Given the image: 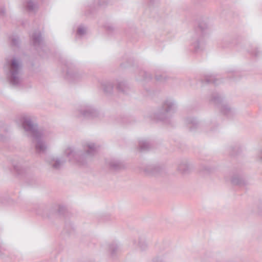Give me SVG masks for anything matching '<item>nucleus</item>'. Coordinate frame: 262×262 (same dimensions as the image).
<instances>
[{
	"mask_svg": "<svg viewBox=\"0 0 262 262\" xmlns=\"http://www.w3.org/2000/svg\"><path fill=\"white\" fill-rule=\"evenodd\" d=\"M20 120L24 130L31 134L32 137V144L35 151L38 154H44L48 148L47 143L43 140L46 133L42 129L38 128L37 124L33 122L32 117L27 114L21 116Z\"/></svg>",
	"mask_w": 262,
	"mask_h": 262,
	"instance_id": "1",
	"label": "nucleus"
},
{
	"mask_svg": "<svg viewBox=\"0 0 262 262\" xmlns=\"http://www.w3.org/2000/svg\"><path fill=\"white\" fill-rule=\"evenodd\" d=\"M83 147L84 151L75 148L68 147L64 151L63 155L71 162L83 165L86 163L87 159L97 154L100 147L94 143L87 142L83 144Z\"/></svg>",
	"mask_w": 262,
	"mask_h": 262,
	"instance_id": "2",
	"label": "nucleus"
},
{
	"mask_svg": "<svg viewBox=\"0 0 262 262\" xmlns=\"http://www.w3.org/2000/svg\"><path fill=\"white\" fill-rule=\"evenodd\" d=\"M4 68L9 83L13 86L19 85L21 82L22 70L18 60L13 58L10 61H7Z\"/></svg>",
	"mask_w": 262,
	"mask_h": 262,
	"instance_id": "3",
	"label": "nucleus"
},
{
	"mask_svg": "<svg viewBox=\"0 0 262 262\" xmlns=\"http://www.w3.org/2000/svg\"><path fill=\"white\" fill-rule=\"evenodd\" d=\"M177 110L175 101L167 98L162 103L161 108L154 114L153 119L157 121H165Z\"/></svg>",
	"mask_w": 262,
	"mask_h": 262,
	"instance_id": "4",
	"label": "nucleus"
},
{
	"mask_svg": "<svg viewBox=\"0 0 262 262\" xmlns=\"http://www.w3.org/2000/svg\"><path fill=\"white\" fill-rule=\"evenodd\" d=\"M210 101L217 104L221 113L228 118H232L235 115V111L228 104L223 102V98L220 94L213 93Z\"/></svg>",
	"mask_w": 262,
	"mask_h": 262,
	"instance_id": "5",
	"label": "nucleus"
},
{
	"mask_svg": "<svg viewBox=\"0 0 262 262\" xmlns=\"http://www.w3.org/2000/svg\"><path fill=\"white\" fill-rule=\"evenodd\" d=\"M208 28V25L204 21L200 23L197 28L195 29L194 34L192 37L191 46L193 48L194 52H198L200 49V39L206 30Z\"/></svg>",
	"mask_w": 262,
	"mask_h": 262,
	"instance_id": "6",
	"label": "nucleus"
},
{
	"mask_svg": "<svg viewBox=\"0 0 262 262\" xmlns=\"http://www.w3.org/2000/svg\"><path fill=\"white\" fill-rule=\"evenodd\" d=\"M65 78L68 81L75 82L81 79L84 75L82 73L79 72L73 64H67L66 66Z\"/></svg>",
	"mask_w": 262,
	"mask_h": 262,
	"instance_id": "7",
	"label": "nucleus"
},
{
	"mask_svg": "<svg viewBox=\"0 0 262 262\" xmlns=\"http://www.w3.org/2000/svg\"><path fill=\"white\" fill-rule=\"evenodd\" d=\"M79 117L86 119H93L98 116V111L92 105L84 104L82 105L78 111Z\"/></svg>",
	"mask_w": 262,
	"mask_h": 262,
	"instance_id": "8",
	"label": "nucleus"
},
{
	"mask_svg": "<svg viewBox=\"0 0 262 262\" xmlns=\"http://www.w3.org/2000/svg\"><path fill=\"white\" fill-rule=\"evenodd\" d=\"M184 124L189 132L194 133L200 129L203 126L201 124L196 118L189 116L186 117L184 120Z\"/></svg>",
	"mask_w": 262,
	"mask_h": 262,
	"instance_id": "9",
	"label": "nucleus"
},
{
	"mask_svg": "<svg viewBox=\"0 0 262 262\" xmlns=\"http://www.w3.org/2000/svg\"><path fill=\"white\" fill-rule=\"evenodd\" d=\"M146 174L157 177L162 175L165 172L163 167L157 165H148L143 169Z\"/></svg>",
	"mask_w": 262,
	"mask_h": 262,
	"instance_id": "10",
	"label": "nucleus"
},
{
	"mask_svg": "<svg viewBox=\"0 0 262 262\" xmlns=\"http://www.w3.org/2000/svg\"><path fill=\"white\" fill-rule=\"evenodd\" d=\"M47 161L49 164L55 169H60L66 162V159L63 157H49Z\"/></svg>",
	"mask_w": 262,
	"mask_h": 262,
	"instance_id": "11",
	"label": "nucleus"
},
{
	"mask_svg": "<svg viewBox=\"0 0 262 262\" xmlns=\"http://www.w3.org/2000/svg\"><path fill=\"white\" fill-rule=\"evenodd\" d=\"M31 39L33 46L36 50H38L43 47V39L40 31H35L32 34Z\"/></svg>",
	"mask_w": 262,
	"mask_h": 262,
	"instance_id": "12",
	"label": "nucleus"
},
{
	"mask_svg": "<svg viewBox=\"0 0 262 262\" xmlns=\"http://www.w3.org/2000/svg\"><path fill=\"white\" fill-rule=\"evenodd\" d=\"M190 169V165L187 160L182 161L178 165V170L183 174L187 173Z\"/></svg>",
	"mask_w": 262,
	"mask_h": 262,
	"instance_id": "13",
	"label": "nucleus"
},
{
	"mask_svg": "<svg viewBox=\"0 0 262 262\" xmlns=\"http://www.w3.org/2000/svg\"><path fill=\"white\" fill-rule=\"evenodd\" d=\"M134 245H137L140 250L142 251H145L147 249V244L144 238L139 237L137 239L133 240Z\"/></svg>",
	"mask_w": 262,
	"mask_h": 262,
	"instance_id": "14",
	"label": "nucleus"
},
{
	"mask_svg": "<svg viewBox=\"0 0 262 262\" xmlns=\"http://www.w3.org/2000/svg\"><path fill=\"white\" fill-rule=\"evenodd\" d=\"M100 84L105 93L110 94L112 92L113 85L111 82L107 80H102L100 82Z\"/></svg>",
	"mask_w": 262,
	"mask_h": 262,
	"instance_id": "15",
	"label": "nucleus"
},
{
	"mask_svg": "<svg viewBox=\"0 0 262 262\" xmlns=\"http://www.w3.org/2000/svg\"><path fill=\"white\" fill-rule=\"evenodd\" d=\"M108 164L110 168L112 170H118L123 167V165L122 163L117 160H111L108 162Z\"/></svg>",
	"mask_w": 262,
	"mask_h": 262,
	"instance_id": "16",
	"label": "nucleus"
},
{
	"mask_svg": "<svg viewBox=\"0 0 262 262\" xmlns=\"http://www.w3.org/2000/svg\"><path fill=\"white\" fill-rule=\"evenodd\" d=\"M151 148V144L146 139H142L139 141V148L141 151H145L149 150Z\"/></svg>",
	"mask_w": 262,
	"mask_h": 262,
	"instance_id": "17",
	"label": "nucleus"
},
{
	"mask_svg": "<svg viewBox=\"0 0 262 262\" xmlns=\"http://www.w3.org/2000/svg\"><path fill=\"white\" fill-rule=\"evenodd\" d=\"M219 79L214 75H209L205 76L204 78L202 80V83L207 84L213 83L217 85L219 83Z\"/></svg>",
	"mask_w": 262,
	"mask_h": 262,
	"instance_id": "18",
	"label": "nucleus"
},
{
	"mask_svg": "<svg viewBox=\"0 0 262 262\" xmlns=\"http://www.w3.org/2000/svg\"><path fill=\"white\" fill-rule=\"evenodd\" d=\"M108 251L112 256L116 255L120 251V246L116 243L113 242L108 246Z\"/></svg>",
	"mask_w": 262,
	"mask_h": 262,
	"instance_id": "19",
	"label": "nucleus"
},
{
	"mask_svg": "<svg viewBox=\"0 0 262 262\" xmlns=\"http://www.w3.org/2000/svg\"><path fill=\"white\" fill-rule=\"evenodd\" d=\"M107 3V0H94L93 4L90 6V9L91 11L87 14L91 13L93 9H97L99 7H103L105 6Z\"/></svg>",
	"mask_w": 262,
	"mask_h": 262,
	"instance_id": "20",
	"label": "nucleus"
},
{
	"mask_svg": "<svg viewBox=\"0 0 262 262\" xmlns=\"http://www.w3.org/2000/svg\"><path fill=\"white\" fill-rule=\"evenodd\" d=\"M86 27L83 25H79L77 29L76 38L77 39L83 37L86 34Z\"/></svg>",
	"mask_w": 262,
	"mask_h": 262,
	"instance_id": "21",
	"label": "nucleus"
},
{
	"mask_svg": "<svg viewBox=\"0 0 262 262\" xmlns=\"http://www.w3.org/2000/svg\"><path fill=\"white\" fill-rule=\"evenodd\" d=\"M231 183L233 185H245V181L244 178L239 175H234L232 177Z\"/></svg>",
	"mask_w": 262,
	"mask_h": 262,
	"instance_id": "22",
	"label": "nucleus"
},
{
	"mask_svg": "<svg viewBox=\"0 0 262 262\" xmlns=\"http://www.w3.org/2000/svg\"><path fill=\"white\" fill-rule=\"evenodd\" d=\"M65 211L66 208L64 206L61 205H55L51 208L50 212L51 213H55L61 215L64 213Z\"/></svg>",
	"mask_w": 262,
	"mask_h": 262,
	"instance_id": "23",
	"label": "nucleus"
},
{
	"mask_svg": "<svg viewBox=\"0 0 262 262\" xmlns=\"http://www.w3.org/2000/svg\"><path fill=\"white\" fill-rule=\"evenodd\" d=\"M25 7L29 12H35L37 8V6L36 3L32 1H28L25 5Z\"/></svg>",
	"mask_w": 262,
	"mask_h": 262,
	"instance_id": "24",
	"label": "nucleus"
},
{
	"mask_svg": "<svg viewBox=\"0 0 262 262\" xmlns=\"http://www.w3.org/2000/svg\"><path fill=\"white\" fill-rule=\"evenodd\" d=\"M117 89L119 92L126 93L128 90V87L124 81H119L117 84Z\"/></svg>",
	"mask_w": 262,
	"mask_h": 262,
	"instance_id": "25",
	"label": "nucleus"
},
{
	"mask_svg": "<svg viewBox=\"0 0 262 262\" xmlns=\"http://www.w3.org/2000/svg\"><path fill=\"white\" fill-rule=\"evenodd\" d=\"M48 210L47 209L45 208L43 206H40L36 210V212L38 215H41L43 217H49L50 215L48 213Z\"/></svg>",
	"mask_w": 262,
	"mask_h": 262,
	"instance_id": "26",
	"label": "nucleus"
},
{
	"mask_svg": "<svg viewBox=\"0 0 262 262\" xmlns=\"http://www.w3.org/2000/svg\"><path fill=\"white\" fill-rule=\"evenodd\" d=\"M230 40L228 38H225L223 39L220 43H219V46L223 49L227 48L230 46Z\"/></svg>",
	"mask_w": 262,
	"mask_h": 262,
	"instance_id": "27",
	"label": "nucleus"
},
{
	"mask_svg": "<svg viewBox=\"0 0 262 262\" xmlns=\"http://www.w3.org/2000/svg\"><path fill=\"white\" fill-rule=\"evenodd\" d=\"M140 75H141L143 78L142 80H148L151 79V75L150 73H147L144 71H141L140 72Z\"/></svg>",
	"mask_w": 262,
	"mask_h": 262,
	"instance_id": "28",
	"label": "nucleus"
},
{
	"mask_svg": "<svg viewBox=\"0 0 262 262\" xmlns=\"http://www.w3.org/2000/svg\"><path fill=\"white\" fill-rule=\"evenodd\" d=\"M250 54L256 58L260 57L262 55V51L258 50L257 48H254L253 51H249Z\"/></svg>",
	"mask_w": 262,
	"mask_h": 262,
	"instance_id": "29",
	"label": "nucleus"
},
{
	"mask_svg": "<svg viewBox=\"0 0 262 262\" xmlns=\"http://www.w3.org/2000/svg\"><path fill=\"white\" fill-rule=\"evenodd\" d=\"M19 38L18 36H13L11 39V43L12 46L17 47L19 44Z\"/></svg>",
	"mask_w": 262,
	"mask_h": 262,
	"instance_id": "30",
	"label": "nucleus"
},
{
	"mask_svg": "<svg viewBox=\"0 0 262 262\" xmlns=\"http://www.w3.org/2000/svg\"><path fill=\"white\" fill-rule=\"evenodd\" d=\"M13 168L18 174L21 173V166L19 164H13Z\"/></svg>",
	"mask_w": 262,
	"mask_h": 262,
	"instance_id": "31",
	"label": "nucleus"
},
{
	"mask_svg": "<svg viewBox=\"0 0 262 262\" xmlns=\"http://www.w3.org/2000/svg\"><path fill=\"white\" fill-rule=\"evenodd\" d=\"M155 78H156V80L158 81H160V82H163V81H165V80H166V77L164 75H156L155 76Z\"/></svg>",
	"mask_w": 262,
	"mask_h": 262,
	"instance_id": "32",
	"label": "nucleus"
},
{
	"mask_svg": "<svg viewBox=\"0 0 262 262\" xmlns=\"http://www.w3.org/2000/svg\"><path fill=\"white\" fill-rule=\"evenodd\" d=\"M203 170L204 171V172L209 173L212 171V168L210 167L205 166L203 167Z\"/></svg>",
	"mask_w": 262,
	"mask_h": 262,
	"instance_id": "33",
	"label": "nucleus"
},
{
	"mask_svg": "<svg viewBox=\"0 0 262 262\" xmlns=\"http://www.w3.org/2000/svg\"><path fill=\"white\" fill-rule=\"evenodd\" d=\"M151 262H163V259L161 257H157L153 258Z\"/></svg>",
	"mask_w": 262,
	"mask_h": 262,
	"instance_id": "34",
	"label": "nucleus"
},
{
	"mask_svg": "<svg viewBox=\"0 0 262 262\" xmlns=\"http://www.w3.org/2000/svg\"><path fill=\"white\" fill-rule=\"evenodd\" d=\"M5 14V9L3 7H0V16H3Z\"/></svg>",
	"mask_w": 262,
	"mask_h": 262,
	"instance_id": "35",
	"label": "nucleus"
},
{
	"mask_svg": "<svg viewBox=\"0 0 262 262\" xmlns=\"http://www.w3.org/2000/svg\"><path fill=\"white\" fill-rule=\"evenodd\" d=\"M106 29L109 31L111 32L114 30V27L113 25H107L106 26Z\"/></svg>",
	"mask_w": 262,
	"mask_h": 262,
	"instance_id": "36",
	"label": "nucleus"
},
{
	"mask_svg": "<svg viewBox=\"0 0 262 262\" xmlns=\"http://www.w3.org/2000/svg\"><path fill=\"white\" fill-rule=\"evenodd\" d=\"M257 157L262 161V149L258 152Z\"/></svg>",
	"mask_w": 262,
	"mask_h": 262,
	"instance_id": "37",
	"label": "nucleus"
},
{
	"mask_svg": "<svg viewBox=\"0 0 262 262\" xmlns=\"http://www.w3.org/2000/svg\"><path fill=\"white\" fill-rule=\"evenodd\" d=\"M67 228H68V225H66V230H68Z\"/></svg>",
	"mask_w": 262,
	"mask_h": 262,
	"instance_id": "38",
	"label": "nucleus"
}]
</instances>
